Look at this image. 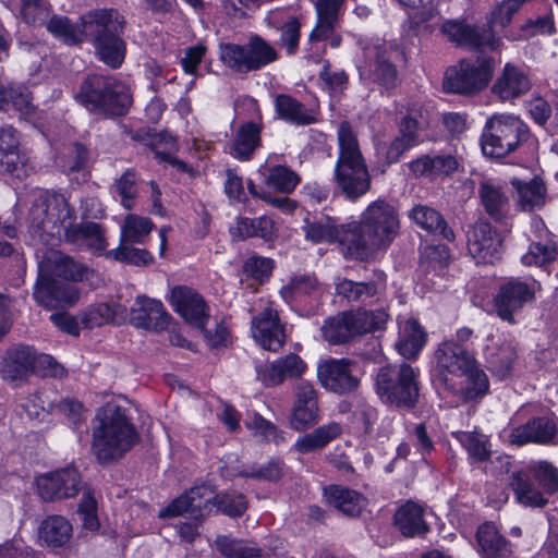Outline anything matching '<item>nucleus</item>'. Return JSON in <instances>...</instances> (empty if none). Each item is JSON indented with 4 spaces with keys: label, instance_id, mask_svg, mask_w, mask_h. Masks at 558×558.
<instances>
[{
    "label": "nucleus",
    "instance_id": "1",
    "mask_svg": "<svg viewBox=\"0 0 558 558\" xmlns=\"http://www.w3.org/2000/svg\"><path fill=\"white\" fill-rule=\"evenodd\" d=\"M71 209L61 194H40L35 198L28 214L29 230L40 242L54 245L61 238L62 230L66 242L95 253L107 247L102 227L93 221L70 223Z\"/></svg>",
    "mask_w": 558,
    "mask_h": 558
},
{
    "label": "nucleus",
    "instance_id": "2",
    "mask_svg": "<svg viewBox=\"0 0 558 558\" xmlns=\"http://www.w3.org/2000/svg\"><path fill=\"white\" fill-rule=\"evenodd\" d=\"M351 259L368 260L386 251L400 233L398 209L385 199L372 202L359 221L350 222Z\"/></svg>",
    "mask_w": 558,
    "mask_h": 558
},
{
    "label": "nucleus",
    "instance_id": "3",
    "mask_svg": "<svg viewBox=\"0 0 558 558\" xmlns=\"http://www.w3.org/2000/svg\"><path fill=\"white\" fill-rule=\"evenodd\" d=\"M93 270L68 255L53 252L39 264V274L34 288V299L47 308L71 306L80 299L78 289L68 282L57 280L53 276L70 281L88 279Z\"/></svg>",
    "mask_w": 558,
    "mask_h": 558
},
{
    "label": "nucleus",
    "instance_id": "4",
    "mask_svg": "<svg viewBox=\"0 0 558 558\" xmlns=\"http://www.w3.org/2000/svg\"><path fill=\"white\" fill-rule=\"evenodd\" d=\"M99 425L93 430L92 450L101 464L120 460L138 441L140 436L126 409L107 404L97 414Z\"/></svg>",
    "mask_w": 558,
    "mask_h": 558
},
{
    "label": "nucleus",
    "instance_id": "5",
    "mask_svg": "<svg viewBox=\"0 0 558 558\" xmlns=\"http://www.w3.org/2000/svg\"><path fill=\"white\" fill-rule=\"evenodd\" d=\"M85 39L89 40L100 61L118 69L124 61L126 44L123 39L125 17L114 9L93 10L82 16Z\"/></svg>",
    "mask_w": 558,
    "mask_h": 558
},
{
    "label": "nucleus",
    "instance_id": "6",
    "mask_svg": "<svg viewBox=\"0 0 558 558\" xmlns=\"http://www.w3.org/2000/svg\"><path fill=\"white\" fill-rule=\"evenodd\" d=\"M339 156L335 167V181L341 192L352 201L371 189V175L360 149L357 136L349 122L342 121L337 131Z\"/></svg>",
    "mask_w": 558,
    "mask_h": 558
},
{
    "label": "nucleus",
    "instance_id": "7",
    "mask_svg": "<svg viewBox=\"0 0 558 558\" xmlns=\"http://www.w3.org/2000/svg\"><path fill=\"white\" fill-rule=\"evenodd\" d=\"M519 9V1L504 0L492 10L487 27L454 20L445 22L441 31L457 46L475 51H496L500 48L502 41L495 36L493 27H507Z\"/></svg>",
    "mask_w": 558,
    "mask_h": 558
},
{
    "label": "nucleus",
    "instance_id": "8",
    "mask_svg": "<svg viewBox=\"0 0 558 558\" xmlns=\"http://www.w3.org/2000/svg\"><path fill=\"white\" fill-rule=\"evenodd\" d=\"M74 97L87 111L104 118L123 116L132 104L124 83L100 74H88Z\"/></svg>",
    "mask_w": 558,
    "mask_h": 558
},
{
    "label": "nucleus",
    "instance_id": "9",
    "mask_svg": "<svg viewBox=\"0 0 558 558\" xmlns=\"http://www.w3.org/2000/svg\"><path fill=\"white\" fill-rule=\"evenodd\" d=\"M536 138L529 125L519 117L495 114L490 117L481 135V147L485 156L504 158L522 146H532Z\"/></svg>",
    "mask_w": 558,
    "mask_h": 558
},
{
    "label": "nucleus",
    "instance_id": "10",
    "mask_svg": "<svg viewBox=\"0 0 558 558\" xmlns=\"http://www.w3.org/2000/svg\"><path fill=\"white\" fill-rule=\"evenodd\" d=\"M416 378V371L404 362L381 367L376 375V392L385 403L413 409L418 400Z\"/></svg>",
    "mask_w": 558,
    "mask_h": 558
},
{
    "label": "nucleus",
    "instance_id": "11",
    "mask_svg": "<svg viewBox=\"0 0 558 558\" xmlns=\"http://www.w3.org/2000/svg\"><path fill=\"white\" fill-rule=\"evenodd\" d=\"M387 318L383 310L343 312L324 322L322 336L330 344H344L357 336L383 328Z\"/></svg>",
    "mask_w": 558,
    "mask_h": 558
},
{
    "label": "nucleus",
    "instance_id": "12",
    "mask_svg": "<svg viewBox=\"0 0 558 558\" xmlns=\"http://www.w3.org/2000/svg\"><path fill=\"white\" fill-rule=\"evenodd\" d=\"M496 61L489 56L463 59L449 68L444 77V89L448 93L473 96L485 89L490 82Z\"/></svg>",
    "mask_w": 558,
    "mask_h": 558
},
{
    "label": "nucleus",
    "instance_id": "13",
    "mask_svg": "<svg viewBox=\"0 0 558 558\" xmlns=\"http://www.w3.org/2000/svg\"><path fill=\"white\" fill-rule=\"evenodd\" d=\"M220 59L225 65L238 73L258 71L278 60L274 46L259 35H252L243 44H221Z\"/></svg>",
    "mask_w": 558,
    "mask_h": 558
},
{
    "label": "nucleus",
    "instance_id": "14",
    "mask_svg": "<svg viewBox=\"0 0 558 558\" xmlns=\"http://www.w3.org/2000/svg\"><path fill=\"white\" fill-rule=\"evenodd\" d=\"M399 53L398 46L393 44L367 45L363 49V60L357 64L361 81L376 83L386 89L395 88L399 77L392 60Z\"/></svg>",
    "mask_w": 558,
    "mask_h": 558
},
{
    "label": "nucleus",
    "instance_id": "15",
    "mask_svg": "<svg viewBox=\"0 0 558 558\" xmlns=\"http://www.w3.org/2000/svg\"><path fill=\"white\" fill-rule=\"evenodd\" d=\"M436 380L447 390H457L454 378L470 372L476 360L456 341H444L436 353Z\"/></svg>",
    "mask_w": 558,
    "mask_h": 558
},
{
    "label": "nucleus",
    "instance_id": "16",
    "mask_svg": "<svg viewBox=\"0 0 558 558\" xmlns=\"http://www.w3.org/2000/svg\"><path fill=\"white\" fill-rule=\"evenodd\" d=\"M537 287L535 280H522L513 277L501 282L494 298V307L498 317L510 324H515L514 314L525 304L535 300Z\"/></svg>",
    "mask_w": 558,
    "mask_h": 558
},
{
    "label": "nucleus",
    "instance_id": "17",
    "mask_svg": "<svg viewBox=\"0 0 558 558\" xmlns=\"http://www.w3.org/2000/svg\"><path fill=\"white\" fill-rule=\"evenodd\" d=\"M356 363L348 359H327L318 363L317 377L322 386L335 393L353 392L360 385Z\"/></svg>",
    "mask_w": 558,
    "mask_h": 558
},
{
    "label": "nucleus",
    "instance_id": "18",
    "mask_svg": "<svg viewBox=\"0 0 558 558\" xmlns=\"http://www.w3.org/2000/svg\"><path fill=\"white\" fill-rule=\"evenodd\" d=\"M37 487L44 500L53 501L74 497L84 489V483L75 468L66 466L39 476Z\"/></svg>",
    "mask_w": 558,
    "mask_h": 558
},
{
    "label": "nucleus",
    "instance_id": "19",
    "mask_svg": "<svg viewBox=\"0 0 558 558\" xmlns=\"http://www.w3.org/2000/svg\"><path fill=\"white\" fill-rule=\"evenodd\" d=\"M468 251L476 263L493 264L499 259L502 241L487 221H476L466 233Z\"/></svg>",
    "mask_w": 558,
    "mask_h": 558
},
{
    "label": "nucleus",
    "instance_id": "20",
    "mask_svg": "<svg viewBox=\"0 0 558 558\" xmlns=\"http://www.w3.org/2000/svg\"><path fill=\"white\" fill-rule=\"evenodd\" d=\"M214 501V492L206 485L192 487L161 509L160 518H173L189 514L195 520H202L208 512Z\"/></svg>",
    "mask_w": 558,
    "mask_h": 558
},
{
    "label": "nucleus",
    "instance_id": "21",
    "mask_svg": "<svg viewBox=\"0 0 558 558\" xmlns=\"http://www.w3.org/2000/svg\"><path fill=\"white\" fill-rule=\"evenodd\" d=\"M251 331L254 340L265 350L278 351L286 342L284 327L278 311L270 305L265 306L252 318Z\"/></svg>",
    "mask_w": 558,
    "mask_h": 558
},
{
    "label": "nucleus",
    "instance_id": "22",
    "mask_svg": "<svg viewBox=\"0 0 558 558\" xmlns=\"http://www.w3.org/2000/svg\"><path fill=\"white\" fill-rule=\"evenodd\" d=\"M306 369L304 361L294 353H289L271 363H260L255 367L256 378L265 387H277L284 380L295 379Z\"/></svg>",
    "mask_w": 558,
    "mask_h": 558
},
{
    "label": "nucleus",
    "instance_id": "23",
    "mask_svg": "<svg viewBox=\"0 0 558 558\" xmlns=\"http://www.w3.org/2000/svg\"><path fill=\"white\" fill-rule=\"evenodd\" d=\"M130 320L138 329L158 332L168 328L171 316L159 300L138 295L131 308Z\"/></svg>",
    "mask_w": 558,
    "mask_h": 558
},
{
    "label": "nucleus",
    "instance_id": "24",
    "mask_svg": "<svg viewBox=\"0 0 558 558\" xmlns=\"http://www.w3.org/2000/svg\"><path fill=\"white\" fill-rule=\"evenodd\" d=\"M427 514L424 504L407 500L396 509L392 525L403 537H424L430 530Z\"/></svg>",
    "mask_w": 558,
    "mask_h": 558
},
{
    "label": "nucleus",
    "instance_id": "25",
    "mask_svg": "<svg viewBox=\"0 0 558 558\" xmlns=\"http://www.w3.org/2000/svg\"><path fill=\"white\" fill-rule=\"evenodd\" d=\"M290 424L294 430L303 432L315 425L319 420L317 391L307 381H300L294 390Z\"/></svg>",
    "mask_w": 558,
    "mask_h": 558
},
{
    "label": "nucleus",
    "instance_id": "26",
    "mask_svg": "<svg viewBox=\"0 0 558 558\" xmlns=\"http://www.w3.org/2000/svg\"><path fill=\"white\" fill-rule=\"evenodd\" d=\"M170 303L186 322L204 329L208 320V307L199 293L189 287L177 286L171 290Z\"/></svg>",
    "mask_w": 558,
    "mask_h": 558
},
{
    "label": "nucleus",
    "instance_id": "27",
    "mask_svg": "<svg viewBox=\"0 0 558 558\" xmlns=\"http://www.w3.org/2000/svg\"><path fill=\"white\" fill-rule=\"evenodd\" d=\"M36 362V352L32 347L15 345L7 350L2 356L0 375L3 380L9 383L22 380L34 371Z\"/></svg>",
    "mask_w": 558,
    "mask_h": 558
},
{
    "label": "nucleus",
    "instance_id": "28",
    "mask_svg": "<svg viewBox=\"0 0 558 558\" xmlns=\"http://www.w3.org/2000/svg\"><path fill=\"white\" fill-rule=\"evenodd\" d=\"M531 87V78L524 69L513 63H506L492 87V93L506 101L521 97Z\"/></svg>",
    "mask_w": 558,
    "mask_h": 558
},
{
    "label": "nucleus",
    "instance_id": "29",
    "mask_svg": "<svg viewBox=\"0 0 558 558\" xmlns=\"http://www.w3.org/2000/svg\"><path fill=\"white\" fill-rule=\"evenodd\" d=\"M386 288V275L381 270L374 274V279L368 281H353L347 278L339 279L336 283L338 295L348 302L368 303L379 296Z\"/></svg>",
    "mask_w": 558,
    "mask_h": 558
},
{
    "label": "nucleus",
    "instance_id": "30",
    "mask_svg": "<svg viewBox=\"0 0 558 558\" xmlns=\"http://www.w3.org/2000/svg\"><path fill=\"white\" fill-rule=\"evenodd\" d=\"M477 196L483 210L496 222L505 220L510 211V201L505 187L492 179L478 183Z\"/></svg>",
    "mask_w": 558,
    "mask_h": 558
},
{
    "label": "nucleus",
    "instance_id": "31",
    "mask_svg": "<svg viewBox=\"0 0 558 558\" xmlns=\"http://www.w3.org/2000/svg\"><path fill=\"white\" fill-rule=\"evenodd\" d=\"M327 502L349 518H357L367 506V499L359 492L341 486L329 485L324 488Z\"/></svg>",
    "mask_w": 558,
    "mask_h": 558
},
{
    "label": "nucleus",
    "instance_id": "32",
    "mask_svg": "<svg viewBox=\"0 0 558 558\" xmlns=\"http://www.w3.org/2000/svg\"><path fill=\"white\" fill-rule=\"evenodd\" d=\"M458 160L452 155H423L409 163L416 177L436 180L450 175L458 169Z\"/></svg>",
    "mask_w": 558,
    "mask_h": 558
},
{
    "label": "nucleus",
    "instance_id": "33",
    "mask_svg": "<svg viewBox=\"0 0 558 558\" xmlns=\"http://www.w3.org/2000/svg\"><path fill=\"white\" fill-rule=\"evenodd\" d=\"M341 434V424L337 422H329L300 436L293 445V450L300 454L319 452L331 441L339 438Z\"/></svg>",
    "mask_w": 558,
    "mask_h": 558
},
{
    "label": "nucleus",
    "instance_id": "34",
    "mask_svg": "<svg viewBox=\"0 0 558 558\" xmlns=\"http://www.w3.org/2000/svg\"><path fill=\"white\" fill-rule=\"evenodd\" d=\"M351 233L350 223L335 226L331 222H313L305 227L306 239L313 242H338L342 245L343 254L348 258H351Z\"/></svg>",
    "mask_w": 558,
    "mask_h": 558
},
{
    "label": "nucleus",
    "instance_id": "35",
    "mask_svg": "<svg viewBox=\"0 0 558 558\" xmlns=\"http://www.w3.org/2000/svg\"><path fill=\"white\" fill-rule=\"evenodd\" d=\"M263 125L254 121L242 123L233 137L230 154L240 160H250L260 146Z\"/></svg>",
    "mask_w": 558,
    "mask_h": 558
},
{
    "label": "nucleus",
    "instance_id": "36",
    "mask_svg": "<svg viewBox=\"0 0 558 558\" xmlns=\"http://www.w3.org/2000/svg\"><path fill=\"white\" fill-rule=\"evenodd\" d=\"M410 219L425 231L440 235L447 241L454 240V232L448 226L442 215L427 205H415L410 214Z\"/></svg>",
    "mask_w": 558,
    "mask_h": 558
},
{
    "label": "nucleus",
    "instance_id": "37",
    "mask_svg": "<svg viewBox=\"0 0 558 558\" xmlns=\"http://www.w3.org/2000/svg\"><path fill=\"white\" fill-rule=\"evenodd\" d=\"M476 541L481 547L483 558H511L509 542L499 533L492 522L478 526Z\"/></svg>",
    "mask_w": 558,
    "mask_h": 558
},
{
    "label": "nucleus",
    "instance_id": "38",
    "mask_svg": "<svg viewBox=\"0 0 558 558\" xmlns=\"http://www.w3.org/2000/svg\"><path fill=\"white\" fill-rule=\"evenodd\" d=\"M471 371L454 378L457 390H450L458 395L462 401L468 402L478 398H483L488 391V378L478 364H474Z\"/></svg>",
    "mask_w": 558,
    "mask_h": 558
},
{
    "label": "nucleus",
    "instance_id": "39",
    "mask_svg": "<svg viewBox=\"0 0 558 558\" xmlns=\"http://www.w3.org/2000/svg\"><path fill=\"white\" fill-rule=\"evenodd\" d=\"M0 163L16 175L24 165L20 155V133L12 125L0 126Z\"/></svg>",
    "mask_w": 558,
    "mask_h": 558
},
{
    "label": "nucleus",
    "instance_id": "40",
    "mask_svg": "<svg viewBox=\"0 0 558 558\" xmlns=\"http://www.w3.org/2000/svg\"><path fill=\"white\" fill-rule=\"evenodd\" d=\"M72 524L62 515H50L45 519L38 529L39 539L51 548L65 546L72 537Z\"/></svg>",
    "mask_w": 558,
    "mask_h": 558
},
{
    "label": "nucleus",
    "instance_id": "41",
    "mask_svg": "<svg viewBox=\"0 0 558 558\" xmlns=\"http://www.w3.org/2000/svg\"><path fill=\"white\" fill-rule=\"evenodd\" d=\"M399 340L396 343L397 351L404 359H415L426 343V332L421 324L411 318L400 327Z\"/></svg>",
    "mask_w": 558,
    "mask_h": 558
},
{
    "label": "nucleus",
    "instance_id": "42",
    "mask_svg": "<svg viewBox=\"0 0 558 558\" xmlns=\"http://www.w3.org/2000/svg\"><path fill=\"white\" fill-rule=\"evenodd\" d=\"M264 185L282 194H290L294 191L301 179L296 172L287 166H263L259 169Z\"/></svg>",
    "mask_w": 558,
    "mask_h": 558
},
{
    "label": "nucleus",
    "instance_id": "43",
    "mask_svg": "<svg viewBox=\"0 0 558 558\" xmlns=\"http://www.w3.org/2000/svg\"><path fill=\"white\" fill-rule=\"evenodd\" d=\"M278 117L296 125H308L315 121L313 111L290 95L279 94L275 98Z\"/></svg>",
    "mask_w": 558,
    "mask_h": 558
},
{
    "label": "nucleus",
    "instance_id": "44",
    "mask_svg": "<svg viewBox=\"0 0 558 558\" xmlns=\"http://www.w3.org/2000/svg\"><path fill=\"white\" fill-rule=\"evenodd\" d=\"M512 186L518 193V206L521 210L533 211L542 208L546 203V187L541 180L533 179L529 182L513 179Z\"/></svg>",
    "mask_w": 558,
    "mask_h": 558
},
{
    "label": "nucleus",
    "instance_id": "45",
    "mask_svg": "<svg viewBox=\"0 0 558 558\" xmlns=\"http://www.w3.org/2000/svg\"><path fill=\"white\" fill-rule=\"evenodd\" d=\"M126 308L120 304L98 303L88 306L81 315L82 324L89 329L123 319Z\"/></svg>",
    "mask_w": 558,
    "mask_h": 558
},
{
    "label": "nucleus",
    "instance_id": "46",
    "mask_svg": "<svg viewBox=\"0 0 558 558\" xmlns=\"http://www.w3.org/2000/svg\"><path fill=\"white\" fill-rule=\"evenodd\" d=\"M319 292L318 281L314 276L303 275L293 277L280 290L282 299L289 304H301Z\"/></svg>",
    "mask_w": 558,
    "mask_h": 558
},
{
    "label": "nucleus",
    "instance_id": "47",
    "mask_svg": "<svg viewBox=\"0 0 558 558\" xmlns=\"http://www.w3.org/2000/svg\"><path fill=\"white\" fill-rule=\"evenodd\" d=\"M230 233L235 240L258 236L267 241L272 238L274 222L266 216L254 219L240 217L236 219L235 226L230 228Z\"/></svg>",
    "mask_w": 558,
    "mask_h": 558
},
{
    "label": "nucleus",
    "instance_id": "48",
    "mask_svg": "<svg viewBox=\"0 0 558 558\" xmlns=\"http://www.w3.org/2000/svg\"><path fill=\"white\" fill-rule=\"evenodd\" d=\"M452 436L466 450L471 459L477 462L487 461L492 456V445L487 435L474 432H453Z\"/></svg>",
    "mask_w": 558,
    "mask_h": 558
},
{
    "label": "nucleus",
    "instance_id": "49",
    "mask_svg": "<svg viewBox=\"0 0 558 558\" xmlns=\"http://www.w3.org/2000/svg\"><path fill=\"white\" fill-rule=\"evenodd\" d=\"M515 360L517 349L510 341L492 348L487 356L490 371L500 379H504L511 373Z\"/></svg>",
    "mask_w": 558,
    "mask_h": 558
},
{
    "label": "nucleus",
    "instance_id": "50",
    "mask_svg": "<svg viewBox=\"0 0 558 558\" xmlns=\"http://www.w3.org/2000/svg\"><path fill=\"white\" fill-rule=\"evenodd\" d=\"M47 29L57 38L61 39L68 45H75L82 43L85 39V33L83 32L82 17L80 23L73 25L70 20L65 16L54 15L48 17L46 22Z\"/></svg>",
    "mask_w": 558,
    "mask_h": 558
},
{
    "label": "nucleus",
    "instance_id": "51",
    "mask_svg": "<svg viewBox=\"0 0 558 558\" xmlns=\"http://www.w3.org/2000/svg\"><path fill=\"white\" fill-rule=\"evenodd\" d=\"M510 486L512 487L520 504L531 507H543L547 500L536 490L529 478V475L522 472L513 473Z\"/></svg>",
    "mask_w": 558,
    "mask_h": 558
},
{
    "label": "nucleus",
    "instance_id": "52",
    "mask_svg": "<svg viewBox=\"0 0 558 558\" xmlns=\"http://www.w3.org/2000/svg\"><path fill=\"white\" fill-rule=\"evenodd\" d=\"M154 228V223L146 217L128 215L121 227L120 242L143 244Z\"/></svg>",
    "mask_w": 558,
    "mask_h": 558
},
{
    "label": "nucleus",
    "instance_id": "53",
    "mask_svg": "<svg viewBox=\"0 0 558 558\" xmlns=\"http://www.w3.org/2000/svg\"><path fill=\"white\" fill-rule=\"evenodd\" d=\"M216 546L226 558H256L262 554V549L254 543L228 536H218L216 538Z\"/></svg>",
    "mask_w": 558,
    "mask_h": 558
},
{
    "label": "nucleus",
    "instance_id": "54",
    "mask_svg": "<svg viewBox=\"0 0 558 558\" xmlns=\"http://www.w3.org/2000/svg\"><path fill=\"white\" fill-rule=\"evenodd\" d=\"M315 9L317 21L308 36V41L311 44L326 40L333 32H336V26L339 22V15H336L332 9Z\"/></svg>",
    "mask_w": 558,
    "mask_h": 558
},
{
    "label": "nucleus",
    "instance_id": "55",
    "mask_svg": "<svg viewBox=\"0 0 558 558\" xmlns=\"http://www.w3.org/2000/svg\"><path fill=\"white\" fill-rule=\"evenodd\" d=\"M135 243L120 242V245L108 252V256L114 260L132 264L135 266H145L153 262L151 254L144 248L134 247Z\"/></svg>",
    "mask_w": 558,
    "mask_h": 558
},
{
    "label": "nucleus",
    "instance_id": "56",
    "mask_svg": "<svg viewBox=\"0 0 558 558\" xmlns=\"http://www.w3.org/2000/svg\"><path fill=\"white\" fill-rule=\"evenodd\" d=\"M51 7L47 0H21V16L27 24L45 25L50 16Z\"/></svg>",
    "mask_w": 558,
    "mask_h": 558
},
{
    "label": "nucleus",
    "instance_id": "57",
    "mask_svg": "<svg viewBox=\"0 0 558 558\" xmlns=\"http://www.w3.org/2000/svg\"><path fill=\"white\" fill-rule=\"evenodd\" d=\"M213 505L223 514L238 518L247 509V501L244 495L239 493H221L214 495Z\"/></svg>",
    "mask_w": 558,
    "mask_h": 558
},
{
    "label": "nucleus",
    "instance_id": "58",
    "mask_svg": "<svg viewBox=\"0 0 558 558\" xmlns=\"http://www.w3.org/2000/svg\"><path fill=\"white\" fill-rule=\"evenodd\" d=\"M60 161L64 171H78L88 163L89 151L85 145L75 142L64 148Z\"/></svg>",
    "mask_w": 558,
    "mask_h": 558
},
{
    "label": "nucleus",
    "instance_id": "59",
    "mask_svg": "<svg viewBox=\"0 0 558 558\" xmlns=\"http://www.w3.org/2000/svg\"><path fill=\"white\" fill-rule=\"evenodd\" d=\"M557 246L554 242H534L529 251L522 256V263L526 266H542L556 259Z\"/></svg>",
    "mask_w": 558,
    "mask_h": 558
},
{
    "label": "nucleus",
    "instance_id": "60",
    "mask_svg": "<svg viewBox=\"0 0 558 558\" xmlns=\"http://www.w3.org/2000/svg\"><path fill=\"white\" fill-rule=\"evenodd\" d=\"M529 471L548 493L558 490V470L547 461H534L529 464Z\"/></svg>",
    "mask_w": 558,
    "mask_h": 558
},
{
    "label": "nucleus",
    "instance_id": "61",
    "mask_svg": "<svg viewBox=\"0 0 558 558\" xmlns=\"http://www.w3.org/2000/svg\"><path fill=\"white\" fill-rule=\"evenodd\" d=\"M283 466L284 463L281 460L276 459L270 460L264 465H252L251 468L241 471L239 474L243 477L277 482L283 476Z\"/></svg>",
    "mask_w": 558,
    "mask_h": 558
},
{
    "label": "nucleus",
    "instance_id": "62",
    "mask_svg": "<svg viewBox=\"0 0 558 558\" xmlns=\"http://www.w3.org/2000/svg\"><path fill=\"white\" fill-rule=\"evenodd\" d=\"M23 117H32L36 112V106L33 104V97L29 89L23 84H11L9 104Z\"/></svg>",
    "mask_w": 558,
    "mask_h": 558
},
{
    "label": "nucleus",
    "instance_id": "63",
    "mask_svg": "<svg viewBox=\"0 0 558 558\" xmlns=\"http://www.w3.org/2000/svg\"><path fill=\"white\" fill-rule=\"evenodd\" d=\"M78 515L85 530L97 531L99 529V520L97 517V501L89 490H84L82 499L78 504Z\"/></svg>",
    "mask_w": 558,
    "mask_h": 558
},
{
    "label": "nucleus",
    "instance_id": "64",
    "mask_svg": "<svg viewBox=\"0 0 558 558\" xmlns=\"http://www.w3.org/2000/svg\"><path fill=\"white\" fill-rule=\"evenodd\" d=\"M301 37V22L296 17H290L280 28V44L289 56L296 53Z\"/></svg>",
    "mask_w": 558,
    "mask_h": 558
}]
</instances>
